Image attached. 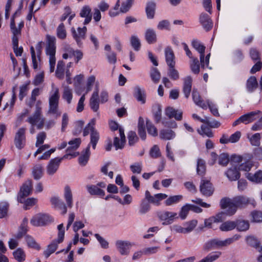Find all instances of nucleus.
Wrapping results in <instances>:
<instances>
[{
    "instance_id": "f257e3e1",
    "label": "nucleus",
    "mask_w": 262,
    "mask_h": 262,
    "mask_svg": "<svg viewBox=\"0 0 262 262\" xmlns=\"http://www.w3.org/2000/svg\"><path fill=\"white\" fill-rule=\"evenodd\" d=\"M249 205L255 207L256 202L254 199L244 195H237L232 199L224 198L220 202V207L222 209H227L226 214L228 216L234 215L238 208H244Z\"/></svg>"
},
{
    "instance_id": "f03ea898",
    "label": "nucleus",
    "mask_w": 262,
    "mask_h": 262,
    "mask_svg": "<svg viewBox=\"0 0 262 262\" xmlns=\"http://www.w3.org/2000/svg\"><path fill=\"white\" fill-rule=\"evenodd\" d=\"M64 198L67 206L64 202L57 196H53L51 198L50 201L54 208L60 210L62 214L67 212V207L72 208L73 207V195L70 187L67 185L64 187Z\"/></svg>"
},
{
    "instance_id": "7ed1b4c3",
    "label": "nucleus",
    "mask_w": 262,
    "mask_h": 262,
    "mask_svg": "<svg viewBox=\"0 0 262 262\" xmlns=\"http://www.w3.org/2000/svg\"><path fill=\"white\" fill-rule=\"evenodd\" d=\"M60 94L59 89L54 84H52V90L49 98V109L48 114L57 118L61 116V112L59 110Z\"/></svg>"
},
{
    "instance_id": "20e7f679",
    "label": "nucleus",
    "mask_w": 262,
    "mask_h": 262,
    "mask_svg": "<svg viewBox=\"0 0 262 262\" xmlns=\"http://www.w3.org/2000/svg\"><path fill=\"white\" fill-rule=\"evenodd\" d=\"M241 237V236L239 234H235L233 236L227 238L223 241L220 240L217 238H213L205 243L203 248L205 251L221 249L230 245L235 241H238Z\"/></svg>"
},
{
    "instance_id": "39448f33",
    "label": "nucleus",
    "mask_w": 262,
    "mask_h": 262,
    "mask_svg": "<svg viewBox=\"0 0 262 262\" xmlns=\"http://www.w3.org/2000/svg\"><path fill=\"white\" fill-rule=\"evenodd\" d=\"M41 104L40 100L37 101L34 113L26 120L31 126H36L38 129H41L45 125V119L42 115Z\"/></svg>"
},
{
    "instance_id": "423d86ee",
    "label": "nucleus",
    "mask_w": 262,
    "mask_h": 262,
    "mask_svg": "<svg viewBox=\"0 0 262 262\" xmlns=\"http://www.w3.org/2000/svg\"><path fill=\"white\" fill-rule=\"evenodd\" d=\"M58 230V237L57 239L53 240L47 248V249L43 252V254L46 258H48L51 254L53 253L57 249L58 244L61 243L64 237V230L63 228V224H61L57 227Z\"/></svg>"
},
{
    "instance_id": "0eeeda50",
    "label": "nucleus",
    "mask_w": 262,
    "mask_h": 262,
    "mask_svg": "<svg viewBox=\"0 0 262 262\" xmlns=\"http://www.w3.org/2000/svg\"><path fill=\"white\" fill-rule=\"evenodd\" d=\"M53 221V219L48 214L39 213L31 220V224L34 226L47 225Z\"/></svg>"
},
{
    "instance_id": "6e6552de",
    "label": "nucleus",
    "mask_w": 262,
    "mask_h": 262,
    "mask_svg": "<svg viewBox=\"0 0 262 262\" xmlns=\"http://www.w3.org/2000/svg\"><path fill=\"white\" fill-rule=\"evenodd\" d=\"M33 184L31 180H28L22 185L17 195V201L20 203H24V199L29 195L32 190Z\"/></svg>"
},
{
    "instance_id": "1a4fd4ad",
    "label": "nucleus",
    "mask_w": 262,
    "mask_h": 262,
    "mask_svg": "<svg viewBox=\"0 0 262 262\" xmlns=\"http://www.w3.org/2000/svg\"><path fill=\"white\" fill-rule=\"evenodd\" d=\"M159 219L163 222V225H169L173 222L174 218H178L177 213L169 211H158L157 212Z\"/></svg>"
},
{
    "instance_id": "9d476101",
    "label": "nucleus",
    "mask_w": 262,
    "mask_h": 262,
    "mask_svg": "<svg viewBox=\"0 0 262 262\" xmlns=\"http://www.w3.org/2000/svg\"><path fill=\"white\" fill-rule=\"evenodd\" d=\"M253 155L251 154H245V160L244 162L240 164L239 170L246 172H249L251 168L255 166L256 168L258 167V164H255V162L252 160Z\"/></svg>"
},
{
    "instance_id": "9b49d317",
    "label": "nucleus",
    "mask_w": 262,
    "mask_h": 262,
    "mask_svg": "<svg viewBox=\"0 0 262 262\" xmlns=\"http://www.w3.org/2000/svg\"><path fill=\"white\" fill-rule=\"evenodd\" d=\"M26 130L24 127L20 128L16 133L14 138V144L16 147L21 149L23 148L26 142Z\"/></svg>"
},
{
    "instance_id": "f8f14e48",
    "label": "nucleus",
    "mask_w": 262,
    "mask_h": 262,
    "mask_svg": "<svg viewBox=\"0 0 262 262\" xmlns=\"http://www.w3.org/2000/svg\"><path fill=\"white\" fill-rule=\"evenodd\" d=\"M47 45L46 48V54L49 56V59H56V46L55 37L54 36H47Z\"/></svg>"
},
{
    "instance_id": "ddd939ff",
    "label": "nucleus",
    "mask_w": 262,
    "mask_h": 262,
    "mask_svg": "<svg viewBox=\"0 0 262 262\" xmlns=\"http://www.w3.org/2000/svg\"><path fill=\"white\" fill-rule=\"evenodd\" d=\"M64 159H68V155H64L62 158H55L52 159L47 166V172L49 175H53L57 170L61 161Z\"/></svg>"
},
{
    "instance_id": "4468645a",
    "label": "nucleus",
    "mask_w": 262,
    "mask_h": 262,
    "mask_svg": "<svg viewBox=\"0 0 262 262\" xmlns=\"http://www.w3.org/2000/svg\"><path fill=\"white\" fill-rule=\"evenodd\" d=\"M200 190L201 193L206 196L212 195L214 192V188L212 183L209 180L206 179L201 180Z\"/></svg>"
},
{
    "instance_id": "2eb2a0df",
    "label": "nucleus",
    "mask_w": 262,
    "mask_h": 262,
    "mask_svg": "<svg viewBox=\"0 0 262 262\" xmlns=\"http://www.w3.org/2000/svg\"><path fill=\"white\" fill-rule=\"evenodd\" d=\"M86 31L87 29L86 27H83L82 28H78L77 32L74 27L71 28L72 36L79 46L82 45V40L85 39Z\"/></svg>"
},
{
    "instance_id": "dca6fc26",
    "label": "nucleus",
    "mask_w": 262,
    "mask_h": 262,
    "mask_svg": "<svg viewBox=\"0 0 262 262\" xmlns=\"http://www.w3.org/2000/svg\"><path fill=\"white\" fill-rule=\"evenodd\" d=\"M99 86L98 83L96 85L95 91L93 92L90 100V105L91 108L94 112H96L99 107Z\"/></svg>"
},
{
    "instance_id": "f3484780",
    "label": "nucleus",
    "mask_w": 262,
    "mask_h": 262,
    "mask_svg": "<svg viewBox=\"0 0 262 262\" xmlns=\"http://www.w3.org/2000/svg\"><path fill=\"white\" fill-rule=\"evenodd\" d=\"M260 113L261 112L260 111L251 112L249 113L241 116L239 117L240 120H241L242 123L247 124L258 119Z\"/></svg>"
},
{
    "instance_id": "a211bd4d",
    "label": "nucleus",
    "mask_w": 262,
    "mask_h": 262,
    "mask_svg": "<svg viewBox=\"0 0 262 262\" xmlns=\"http://www.w3.org/2000/svg\"><path fill=\"white\" fill-rule=\"evenodd\" d=\"M81 143V140L80 138H75L73 140L69 142V147L67 149V154L68 155V157L71 156L72 157H76L79 155V152H70L71 150H76L79 146Z\"/></svg>"
},
{
    "instance_id": "6ab92c4d",
    "label": "nucleus",
    "mask_w": 262,
    "mask_h": 262,
    "mask_svg": "<svg viewBox=\"0 0 262 262\" xmlns=\"http://www.w3.org/2000/svg\"><path fill=\"white\" fill-rule=\"evenodd\" d=\"M119 135L120 137V140L119 138L115 137L114 139V146L115 147L116 149H122L126 142L125 136L124 135V129L122 127L119 128Z\"/></svg>"
},
{
    "instance_id": "aec40b11",
    "label": "nucleus",
    "mask_w": 262,
    "mask_h": 262,
    "mask_svg": "<svg viewBox=\"0 0 262 262\" xmlns=\"http://www.w3.org/2000/svg\"><path fill=\"white\" fill-rule=\"evenodd\" d=\"M192 45L193 47L200 53L201 67L204 68L205 63L204 61V56H205L204 53L206 49L205 47L197 40H193L192 42Z\"/></svg>"
},
{
    "instance_id": "412c9836",
    "label": "nucleus",
    "mask_w": 262,
    "mask_h": 262,
    "mask_svg": "<svg viewBox=\"0 0 262 262\" xmlns=\"http://www.w3.org/2000/svg\"><path fill=\"white\" fill-rule=\"evenodd\" d=\"M200 21L206 31H209L212 28L213 23L208 14L202 13L200 17Z\"/></svg>"
},
{
    "instance_id": "4be33fe9",
    "label": "nucleus",
    "mask_w": 262,
    "mask_h": 262,
    "mask_svg": "<svg viewBox=\"0 0 262 262\" xmlns=\"http://www.w3.org/2000/svg\"><path fill=\"white\" fill-rule=\"evenodd\" d=\"M165 57L166 63L168 66H175V56L174 52L170 47H167L165 48Z\"/></svg>"
},
{
    "instance_id": "5701e85b",
    "label": "nucleus",
    "mask_w": 262,
    "mask_h": 262,
    "mask_svg": "<svg viewBox=\"0 0 262 262\" xmlns=\"http://www.w3.org/2000/svg\"><path fill=\"white\" fill-rule=\"evenodd\" d=\"M134 96L138 102L143 104L146 102V93L144 90L139 86H136L134 88Z\"/></svg>"
},
{
    "instance_id": "b1692460",
    "label": "nucleus",
    "mask_w": 262,
    "mask_h": 262,
    "mask_svg": "<svg viewBox=\"0 0 262 262\" xmlns=\"http://www.w3.org/2000/svg\"><path fill=\"white\" fill-rule=\"evenodd\" d=\"M225 175L231 181H235L238 180L241 177L240 172L236 167L229 168L225 172Z\"/></svg>"
},
{
    "instance_id": "393cba45",
    "label": "nucleus",
    "mask_w": 262,
    "mask_h": 262,
    "mask_svg": "<svg viewBox=\"0 0 262 262\" xmlns=\"http://www.w3.org/2000/svg\"><path fill=\"white\" fill-rule=\"evenodd\" d=\"M116 246L121 255H127L128 254L129 249L130 246V243L123 241H117L116 243Z\"/></svg>"
},
{
    "instance_id": "a878e982",
    "label": "nucleus",
    "mask_w": 262,
    "mask_h": 262,
    "mask_svg": "<svg viewBox=\"0 0 262 262\" xmlns=\"http://www.w3.org/2000/svg\"><path fill=\"white\" fill-rule=\"evenodd\" d=\"M183 92L186 98H188L190 95L192 88V79L191 76H187L184 78Z\"/></svg>"
},
{
    "instance_id": "bb28decb",
    "label": "nucleus",
    "mask_w": 262,
    "mask_h": 262,
    "mask_svg": "<svg viewBox=\"0 0 262 262\" xmlns=\"http://www.w3.org/2000/svg\"><path fill=\"white\" fill-rule=\"evenodd\" d=\"M80 16L85 18L84 24H88L91 21L92 18L91 9L90 6L87 5L83 6L80 12Z\"/></svg>"
},
{
    "instance_id": "cd10ccee",
    "label": "nucleus",
    "mask_w": 262,
    "mask_h": 262,
    "mask_svg": "<svg viewBox=\"0 0 262 262\" xmlns=\"http://www.w3.org/2000/svg\"><path fill=\"white\" fill-rule=\"evenodd\" d=\"M246 178L249 181L256 183H262V170H259L255 173L247 172L245 174Z\"/></svg>"
},
{
    "instance_id": "c85d7f7f",
    "label": "nucleus",
    "mask_w": 262,
    "mask_h": 262,
    "mask_svg": "<svg viewBox=\"0 0 262 262\" xmlns=\"http://www.w3.org/2000/svg\"><path fill=\"white\" fill-rule=\"evenodd\" d=\"M159 137L164 140H170L174 138L176 133L170 129H163L160 131Z\"/></svg>"
},
{
    "instance_id": "c756f323",
    "label": "nucleus",
    "mask_w": 262,
    "mask_h": 262,
    "mask_svg": "<svg viewBox=\"0 0 262 262\" xmlns=\"http://www.w3.org/2000/svg\"><path fill=\"white\" fill-rule=\"evenodd\" d=\"M192 95L193 101L197 105L205 110L207 108L206 103L202 99L200 94L197 90L193 89Z\"/></svg>"
},
{
    "instance_id": "7c9ffc66",
    "label": "nucleus",
    "mask_w": 262,
    "mask_h": 262,
    "mask_svg": "<svg viewBox=\"0 0 262 262\" xmlns=\"http://www.w3.org/2000/svg\"><path fill=\"white\" fill-rule=\"evenodd\" d=\"M156 5L154 2L150 1L147 3L145 11L147 17L149 19H152L155 14Z\"/></svg>"
},
{
    "instance_id": "2f4dec72",
    "label": "nucleus",
    "mask_w": 262,
    "mask_h": 262,
    "mask_svg": "<svg viewBox=\"0 0 262 262\" xmlns=\"http://www.w3.org/2000/svg\"><path fill=\"white\" fill-rule=\"evenodd\" d=\"M236 224L233 221H227L223 222L220 226L219 229L223 232H228L236 228Z\"/></svg>"
},
{
    "instance_id": "473e14b6",
    "label": "nucleus",
    "mask_w": 262,
    "mask_h": 262,
    "mask_svg": "<svg viewBox=\"0 0 262 262\" xmlns=\"http://www.w3.org/2000/svg\"><path fill=\"white\" fill-rule=\"evenodd\" d=\"M145 38L149 44L154 43L157 41L156 33L153 29H148L145 33Z\"/></svg>"
},
{
    "instance_id": "72a5a7b5",
    "label": "nucleus",
    "mask_w": 262,
    "mask_h": 262,
    "mask_svg": "<svg viewBox=\"0 0 262 262\" xmlns=\"http://www.w3.org/2000/svg\"><path fill=\"white\" fill-rule=\"evenodd\" d=\"M86 188L89 193L91 195H99L102 197L105 195L104 191L96 185H88L86 186Z\"/></svg>"
},
{
    "instance_id": "f704fd0d",
    "label": "nucleus",
    "mask_w": 262,
    "mask_h": 262,
    "mask_svg": "<svg viewBox=\"0 0 262 262\" xmlns=\"http://www.w3.org/2000/svg\"><path fill=\"white\" fill-rule=\"evenodd\" d=\"M236 229L238 231H246L249 228V223L248 221L243 220H237L234 221Z\"/></svg>"
},
{
    "instance_id": "c9c22d12",
    "label": "nucleus",
    "mask_w": 262,
    "mask_h": 262,
    "mask_svg": "<svg viewBox=\"0 0 262 262\" xmlns=\"http://www.w3.org/2000/svg\"><path fill=\"white\" fill-rule=\"evenodd\" d=\"M138 132L140 138L145 140L146 137V134L144 127V121L142 117H140L138 123Z\"/></svg>"
},
{
    "instance_id": "e433bc0d",
    "label": "nucleus",
    "mask_w": 262,
    "mask_h": 262,
    "mask_svg": "<svg viewBox=\"0 0 262 262\" xmlns=\"http://www.w3.org/2000/svg\"><path fill=\"white\" fill-rule=\"evenodd\" d=\"M258 86V83L255 76H251L246 83V88L249 92H253Z\"/></svg>"
},
{
    "instance_id": "4c0bfd02",
    "label": "nucleus",
    "mask_w": 262,
    "mask_h": 262,
    "mask_svg": "<svg viewBox=\"0 0 262 262\" xmlns=\"http://www.w3.org/2000/svg\"><path fill=\"white\" fill-rule=\"evenodd\" d=\"M14 259L18 262H24L26 259V254L21 248H17L13 252Z\"/></svg>"
},
{
    "instance_id": "58836bf2",
    "label": "nucleus",
    "mask_w": 262,
    "mask_h": 262,
    "mask_svg": "<svg viewBox=\"0 0 262 262\" xmlns=\"http://www.w3.org/2000/svg\"><path fill=\"white\" fill-rule=\"evenodd\" d=\"M183 198L182 195L170 196L165 201L164 204L167 206H171L179 202Z\"/></svg>"
},
{
    "instance_id": "ea45409f",
    "label": "nucleus",
    "mask_w": 262,
    "mask_h": 262,
    "mask_svg": "<svg viewBox=\"0 0 262 262\" xmlns=\"http://www.w3.org/2000/svg\"><path fill=\"white\" fill-rule=\"evenodd\" d=\"M167 198V195L165 193H157L153 195L152 199L150 200L149 203H152L157 206L161 204V201Z\"/></svg>"
},
{
    "instance_id": "a19ab883",
    "label": "nucleus",
    "mask_w": 262,
    "mask_h": 262,
    "mask_svg": "<svg viewBox=\"0 0 262 262\" xmlns=\"http://www.w3.org/2000/svg\"><path fill=\"white\" fill-rule=\"evenodd\" d=\"M146 126L147 132L149 135L156 137L158 136V130L152 123L148 119H146Z\"/></svg>"
},
{
    "instance_id": "79ce46f5",
    "label": "nucleus",
    "mask_w": 262,
    "mask_h": 262,
    "mask_svg": "<svg viewBox=\"0 0 262 262\" xmlns=\"http://www.w3.org/2000/svg\"><path fill=\"white\" fill-rule=\"evenodd\" d=\"M32 174L34 179H40L43 175L42 166L39 164L35 165L33 168Z\"/></svg>"
},
{
    "instance_id": "37998d69",
    "label": "nucleus",
    "mask_w": 262,
    "mask_h": 262,
    "mask_svg": "<svg viewBox=\"0 0 262 262\" xmlns=\"http://www.w3.org/2000/svg\"><path fill=\"white\" fill-rule=\"evenodd\" d=\"M90 156V145H88L85 150L84 154H82L79 158V163L82 166H84L86 164Z\"/></svg>"
},
{
    "instance_id": "c03bdc74",
    "label": "nucleus",
    "mask_w": 262,
    "mask_h": 262,
    "mask_svg": "<svg viewBox=\"0 0 262 262\" xmlns=\"http://www.w3.org/2000/svg\"><path fill=\"white\" fill-rule=\"evenodd\" d=\"M64 62L62 60L59 61L57 63L55 74L56 76L60 79H62L64 77Z\"/></svg>"
},
{
    "instance_id": "a18cd8bd",
    "label": "nucleus",
    "mask_w": 262,
    "mask_h": 262,
    "mask_svg": "<svg viewBox=\"0 0 262 262\" xmlns=\"http://www.w3.org/2000/svg\"><path fill=\"white\" fill-rule=\"evenodd\" d=\"M62 98L67 101L68 104H70L71 103L73 98L72 90L69 86H65L64 88Z\"/></svg>"
},
{
    "instance_id": "49530a36",
    "label": "nucleus",
    "mask_w": 262,
    "mask_h": 262,
    "mask_svg": "<svg viewBox=\"0 0 262 262\" xmlns=\"http://www.w3.org/2000/svg\"><path fill=\"white\" fill-rule=\"evenodd\" d=\"M27 220L24 219L18 233L14 236L17 239L21 238L27 232Z\"/></svg>"
},
{
    "instance_id": "de8ad7c7",
    "label": "nucleus",
    "mask_w": 262,
    "mask_h": 262,
    "mask_svg": "<svg viewBox=\"0 0 262 262\" xmlns=\"http://www.w3.org/2000/svg\"><path fill=\"white\" fill-rule=\"evenodd\" d=\"M56 35L58 38L64 39L67 37V31L63 23H61L57 28Z\"/></svg>"
},
{
    "instance_id": "09e8293b",
    "label": "nucleus",
    "mask_w": 262,
    "mask_h": 262,
    "mask_svg": "<svg viewBox=\"0 0 262 262\" xmlns=\"http://www.w3.org/2000/svg\"><path fill=\"white\" fill-rule=\"evenodd\" d=\"M247 244L257 249V251L258 252V248H261L262 246H260V242L254 236H249L247 237Z\"/></svg>"
},
{
    "instance_id": "8fccbe9b",
    "label": "nucleus",
    "mask_w": 262,
    "mask_h": 262,
    "mask_svg": "<svg viewBox=\"0 0 262 262\" xmlns=\"http://www.w3.org/2000/svg\"><path fill=\"white\" fill-rule=\"evenodd\" d=\"M96 120L95 119L91 120V122L89 123L83 129V136H88L90 133H92L93 130H96L95 128Z\"/></svg>"
},
{
    "instance_id": "3c124183",
    "label": "nucleus",
    "mask_w": 262,
    "mask_h": 262,
    "mask_svg": "<svg viewBox=\"0 0 262 262\" xmlns=\"http://www.w3.org/2000/svg\"><path fill=\"white\" fill-rule=\"evenodd\" d=\"M198 132L202 136H206L208 137H212L213 136V134L210 128L203 125L201 126L200 129H198Z\"/></svg>"
},
{
    "instance_id": "603ef678",
    "label": "nucleus",
    "mask_w": 262,
    "mask_h": 262,
    "mask_svg": "<svg viewBox=\"0 0 262 262\" xmlns=\"http://www.w3.org/2000/svg\"><path fill=\"white\" fill-rule=\"evenodd\" d=\"M198 224L196 220H192L184 224V227L186 233H189L193 231Z\"/></svg>"
},
{
    "instance_id": "864d4df0",
    "label": "nucleus",
    "mask_w": 262,
    "mask_h": 262,
    "mask_svg": "<svg viewBox=\"0 0 262 262\" xmlns=\"http://www.w3.org/2000/svg\"><path fill=\"white\" fill-rule=\"evenodd\" d=\"M91 141L89 145H92L93 149H95L97 143L99 139V133L96 130H93L92 133H91Z\"/></svg>"
},
{
    "instance_id": "5fc2aeb1",
    "label": "nucleus",
    "mask_w": 262,
    "mask_h": 262,
    "mask_svg": "<svg viewBox=\"0 0 262 262\" xmlns=\"http://www.w3.org/2000/svg\"><path fill=\"white\" fill-rule=\"evenodd\" d=\"M150 205L148 202L145 200H142L140 205L139 213L143 214L149 211Z\"/></svg>"
},
{
    "instance_id": "6e6d98bb",
    "label": "nucleus",
    "mask_w": 262,
    "mask_h": 262,
    "mask_svg": "<svg viewBox=\"0 0 262 262\" xmlns=\"http://www.w3.org/2000/svg\"><path fill=\"white\" fill-rule=\"evenodd\" d=\"M168 76L173 80H177L179 79V73L178 71L174 68L175 66H168Z\"/></svg>"
},
{
    "instance_id": "4d7b16f0",
    "label": "nucleus",
    "mask_w": 262,
    "mask_h": 262,
    "mask_svg": "<svg viewBox=\"0 0 262 262\" xmlns=\"http://www.w3.org/2000/svg\"><path fill=\"white\" fill-rule=\"evenodd\" d=\"M219 164L222 166H226L229 162V156L226 153H222L219 156Z\"/></svg>"
},
{
    "instance_id": "13d9d810",
    "label": "nucleus",
    "mask_w": 262,
    "mask_h": 262,
    "mask_svg": "<svg viewBox=\"0 0 262 262\" xmlns=\"http://www.w3.org/2000/svg\"><path fill=\"white\" fill-rule=\"evenodd\" d=\"M251 217V221L253 222H262V212L259 211L254 210L250 213Z\"/></svg>"
},
{
    "instance_id": "bf43d9fd",
    "label": "nucleus",
    "mask_w": 262,
    "mask_h": 262,
    "mask_svg": "<svg viewBox=\"0 0 262 262\" xmlns=\"http://www.w3.org/2000/svg\"><path fill=\"white\" fill-rule=\"evenodd\" d=\"M26 241L27 243L28 246L30 248H34L37 250L40 249V246L36 242L33 238L31 236L27 235L26 236Z\"/></svg>"
},
{
    "instance_id": "052dcab7",
    "label": "nucleus",
    "mask_w": 262,
    "mask_h": 262,
    "mask_svg": "<svg viewBox=\"0 0 262 262\" xmlns=\"http://www.w3.org/2000/svg\"><path fill=\"white\" fill-rule=\"evenodd\" d=\"M206 171L205 162L202 159H199L197 163V172L200 175H203Z\"/></svg>"
},
{
    "instance_id": "680f3d73",
    "label": "nucleus",
    "mask_w": 262,
    "mask_h": 262,
    "mask_svg": "<svg viewBox=\"0 0 262 262\" xmlns=\"http://www.w3.org/2000/svg\"><path fill=\"white\" fill-rule=\"evenodd\" d=\"M150 77L152 80L157 83L160 79L161 74L157 68H152L151 70Z\"/></svg>"
},
{
    "instance_id": "e2e57ef3",
    "label": "nucleus",
    "mask_w": 262,
    "mask_h": 262,
    "mask_svg": "<svg viewBox=\"0 0 262 262\" xmlns=\"http://www.w3.org/2000/svg\"><path fill=\"white\" fill-rule=\"evenodd\" d=\"M70 56H74L76 57V62L78 63V61L82 59L83 57V53L79 50L74 51L73 49L69 47Z\"/></svg>"
},
{
    "instance_id": "0e129e2a",
    "label": "nucleus",
    "mask_w": 262,
    "mask_h": 262,
    "mask_svg": "<svg viewBox=\"0 0 262 262\" xmlns=\"http://www.w3.org/2000/svg\"><path fill=\"white\" fill-rule=\"evenodd\" d=\"M130 43L135 51H139L141 48V43L139 39L136 36H132L130 37Z\"/></svg>"
},
{
    "instance_id": "69168bd1",
    "label": "nucleus",
    "mask_w": 262,
    "mask_h": 262,
    "mask_svg": "<svg viewBox=\"0 0 262 262\" xmlns=\"http://www.w3.org/2000/svg\"><path fill=\"white\" fill-rule=\"evenodd\" d=\"M47 135L44 132H41L38 133L36 137V141L35 143V146L39 147L42 145L46 139Z\"/></svg>"
},
{
    "instance_id": "338daca9",
    "label": "nucleus",
    "mask_w": 262,
    "mask_h": 262,
    "mask_svg": "<svg viewBox=\"0 0 262 262\" xmlns=\"http://www.w3.org/2000/svg\"><path fill=\"white\" fill-rule=\"evenodd\" d=\"M149 154L152 158H158L161 156V152L158 145L153 146L149 151Z\"/></svg>"
},
{
    "instance_id": "774afa93",
    "label": "nucleus",
    "mask_w": 262,
    "mask_h": 262,
    "mask_svg": "<svg viewBox=\"0 0 262 262\" xmlns=\"http://www.w3.org/2000/svg\"><path fill=\"white\" fill-rule=\"evenodd\" d=\"M190 210L189 204H187L183 206L180 210L179 213V216L182 220H184L186 218L189 211Z\"/></svg>"
}]
</instances>
